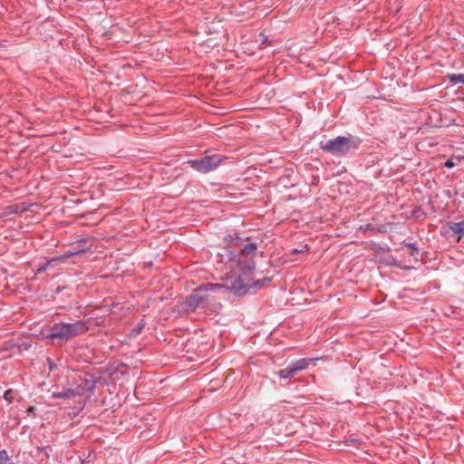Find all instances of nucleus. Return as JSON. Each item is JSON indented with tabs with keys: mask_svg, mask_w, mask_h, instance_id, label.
<instances>
[{
	"mask_svg": "<svg viewBox=\"0 0 464 464\" xmlns=\"http://www.w3.org/2000/svg\"><path fill=\"white\" fill-rule=\"evenodd\" d=\"M256 251V246L248 243L240 250L238 258L235 261L237 270H235L227 279L222 288H226L236 295H243L247 290L256 285L252 282V270L255 267L253 260Z\"/></svg>",
	"mask_w": 464,
	"mask_h": 464,
	"instance_id": "nucleus-1",
	"label": "nucleus"
},
{
	"mask_svg": "<svg viewBox=\"0 0 464 464\" xmlns=\"http://www.w3.org/2000/svg\"><path fill=\"white\" fill-rule=\"evenodd\" d=\"M86 329L85 324L82 321L73 324H55L45 337L48 339L65 341L72 336L84 333Z\"/></svg>",
	"mask_w": 464,
	"mask_h": 464,
	"instance_id": "nucleus-2",
	"label": "nucleus"
},
{
	"mask_svg": "<svg viewBox=\"0 0 464 464\" xmlns=\"http://www.w3.org/2000/svg\"><path fill=\"white\" fill-rule=\"evenodd\" d=\"M221 287V284H207L196 288L184 302L183 308L187 312L194 311L208 297L210 292L219 290Z\"/></svg>",
	"mask_w": 464,
	"mask_h": 464,
	"instance_id": "nucleus-3",
	"label": "nucleus"
},
{
	"mask_svg": "<svg viewBox=\"0 0 464 464\" xmlns=\"http://www.w3.org/2000/svg\"><path fill=\"white\" fill-rule=\"evenodd\" d=\"M353 148H355V143L349 138L342 136L329 140L322 145L324 150L334 154H344Z\"/></svg>",
	"mask_w": 464,
	"mask_h": 464,
	"instance_id": "nucleus-4",
	"label": "nucleus"
},
{
	"mask_svg": "<svg viewBox=\"0 0 464 464\" xmlns=\"http://www.w3.org/2000/svg\"><path fill=\"white\" fill-rule=\"evenodd\" d=\"M221 162V157L219 155L207 156L200 160H188V164L191 168L200 172H208L216 169Z\"/></svg>",
	"mask_w": 464,
	"mask_h": 464,
	"instance_id": "nucleus-5",
	"label": "nucleus"
},
{
	"mask_svg": "<svg viewBox=\"0 0 464 464\" xmlns=\"http://www.w3.org/2000/svg\"><path fill=\"white\" fill-rule=\"evenodd\" d=\"M398 254L409 263L419 261L420 254L413 244H408L398 250Z\"/></svg>",
	"mask_w": 464,
	"mask_h": 464,
	"instance_id": "nucleus-6",
	"label": "nucleus"
},
{
	"mask_svg": "<svg viewBox=\"0 0 464 464\" xmlns=\"http://www.w3.org/2000/svg\"><path fill=\"white\" fill-rule=\"evenodd\" d=\"M81 394L80 387L77 386L75 389L68 388L63 392H53L52 398L53 399H69Z\"/></svg>",
	"mask_w": 464,
	"mask_h": 464,
	"instance_id": "nucleus-7",
	"label": "nucleus"
},
{
	"mask_svg": "<svg viewBox=\"0 0 464 464\" xmlns=\"http://www.w3.org/2000/svg\"><path fill=\"white\" fill-rule=\"evenodd\" d=\"M310 361H312V360L311 359H309V360L301 359V360H297V361L294 362L293 363L290 364L292 367V371L295 374L298 372L306 369Z\"/></svg>",
	"mask_w": 464,
	"mask_h": 464,
	"instance_id": "nucleus-8",
	"label": "nucleus"
},
{
	"mask_svg": "<svg viewBox=\"0 0 464 464\" xmlns=\"http://www.w3.org/2000/svg\"><path fill=\"white\" fill-rule=\"evenodd\" d=\"M276 374L282 379H288L294 376L295 372L292 371L291 365H289L286 368L278 371Z\"/></svg>",
	"mask_w": 464,
	"mask_h": 464,
	"instance_id": "nucleus-9",
	"label": "nucleus"
},
{
	"mask_svg": "<svg viewBox=\"0 0 464 464\" xmlns=\"http://www.w3.org/2000/svg\"><path fill=\"white\" fill-rule=\"evenodd\" d=\"M450 229L452 230V232H454L455 234H458L459 236L464 235V225H463V223H453L450 226Z\"/></svg>",
	"mask_w": 464,
	"mask_h": 464,
	"instance_id": "nucleus-10",
	"label": "nucleus"
},
{
	"mask_svg": "<svg viewBox=\"0 0 464 464\" xmlns=\"http://www.w3.org/2000/svg\"><path fill=\"white\" fill-rule=\"evenodd\" d=\"M450 81L455 83H463L464 84V74L458 73V74H452L450 75Z\"/></svg>",
	"mask_w": 464,
	"mask_h": 464,
	"instance_id": "nucleus-11",
	"label": "nucleus"
},
{
	"mask_svg": "<svg viewBox=\"0 0 464 464\" xmlns=\"http://www.w3.org/2000/svg\"><path fill=\"white\" fill-rule=\"evenodd\" d=\"M9 461L8 454L5 450L0 451V464H7Z\"/></svg>",
	"mask_w": 464,
	"mask_h": 464,
	"instance_id": "nucleus-12",
	"label": "nucleus"
},
{
	"mask_svg": "<svg viewBox=\"0 0 464 464\" xmlns=\"http://www.w3.org/2000/svg\"><path fill=\"white\" fill-rule=\"evenodd\" d=\"M4 399L8 401V402H12L13 401V392L11 390H8L6 391L5 393H4Z\"/></svg>",
	"mask_w": 464,
	"mask_h": 464,
	"instance_id": "nucleus-13",
	"label": "nucleus"
},
{
	"mask_svg": "<svg viewBox=\"0 0 464 464\" xmlns=\"http://www.w3.org/2000/svg\"><path fill=\"white\" fill-rule=\"evenodd\" d=\"M143 326H144L143 323H139L138 325H137V330H135V333L133 334L134 335L139 334L140 330L143 328Z\"/></svg>",
	"mask_w": 464,
	"mask_h": 464,
	"instance_id": "nucleus-14",
	"label": "nucleus"
},
{
	"mask_svg": "<svg viewBox=\"0 0 464 464\" xmlns=\"http://www.w3.org/2000/svg\"><path fill=\"white\" fill-rule=\"evenodd\" d=\"M444 165L446 168H452L455 166V163L453 162L452 160H448Z\"/></svg>",
	"mask_w": 464,
	"mask_h": 464,
	"instance_id": "nucleus-15",
	"label": "nucleus"
},
{
	"mask_svg": "<svg viewBox=\"0 0 464 464\" xmlns=\"http://www.w3.org/2000/svg\"><path fill=\"white\" fill-rule=\"evenodd\" d=\"M54 260H51L50 262H48L47 264H45V266L42 268H40L39 270H44L46 268V266H48L52 262H53Z\"/></svg>",
	"mask_w": 464,
	"mask_h": 464,
	"instance_id": "nucleus-16",
	"label": "nucleus"
},
{
	"mask_svg": "<svg viewBox=\"0 0 464 464\" xmlns=\"http://www.w3.org/2000/svg\"><path fill=\"white\" fill-rule=\"evenodd\" d=\"M304 250H305V249H300V250H298V249H294V250H293V253H294V254H295V253H302V252H304Z\"/></svg>",
	"mask_w": 464,
	"mask_h": 464,
	"instance_id": "nucleus-17",
	"label": "nucleus"
},
{
	"mask_svg": "<svg viewBox=\"0 0 464 464\" xmlns=\"http://www.w3.org/2000/svg\"><path fill=\"white\" fill-rule=\"evenodd\" d=\"M34 411V407H30V408L28 409V412H29V413H33Z\"/></svg>",
	"mask_w": 464,
	"mask_h": 464,
	"instance_id": "nucleus-18",
	"label": "nucleus"
},
{
	"mask_svg": "<svg viewBox=\"0 0 464 464\" xmlns=\"http://www.w3.org/2000/svg\"><path fill=\"white\" fill-rule=\"evenodd\" d=\"M263 37V42H265L266 40V36H262Z\"/></svg>",
	"mask_w": 464,
	"mask_h": 464,
	"instance_id": "nucleus-19",
	"label": "nucleus"
}]
</instances>
